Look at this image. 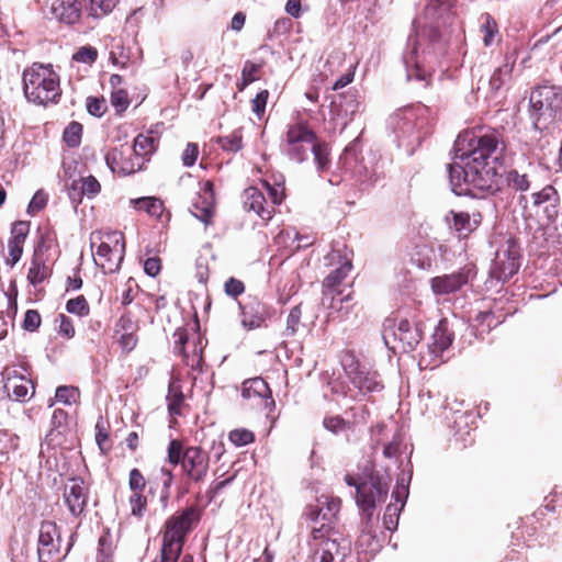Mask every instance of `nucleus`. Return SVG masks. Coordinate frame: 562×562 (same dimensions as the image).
Returning <instances> with one entry per match:
<instances>
[{
  "instance_id": "9",
  "label": "nucleus",
  "mask_w": 562,
  "mask_h": 562,
  "mask_svg": "<svg viewBox=\"0 0 562 562\" xmlns=\"http://www.w3.org/2000/svg\"><path fill=\"white\" fill-rule=\"evenodd\" d=\"M340 363L349 382L360 394L367 395L384 389L380 374L361 363L352 351H345Z\"/></svg>"
},
{
  "instance_id": "64",
  "label": "nucleus",
  "mask_w": 562,
  "mask_h": 562,
  "mask_svg": "<svg viewBox=\"0 0 562 562\" xmlns=\"http://www.w3.org/2000/svg\"><path fill=\"white\" fill-rule=\"evenodd\" d=\"M46 204L47 194L43 190H40L33 195L32 200L30 201L27 206V213L40 212L46 206Z\"/></svg>"
},
{
  "instance_id": "5",
  "label": "nucleus",
  "mask_w": 562,
  "mask_h": 562,
  "mask_svg": "<svg viewBox=\"0 0 562 562\" xmlns=\"http://www.w3.org/2000/svg\"><path fill=\"white\" fill-rule=\"evenodd\" d=\"M424 105L408 106L397 110L389 121L395 134L397 146L413 155L428 133Z\"/></svg>"
},
{
  "instance_id": "57",
  "label": "nucleus",
  "mask_w": 562,
  "mask_h": 562,
  "mask_svg": "<svg viewBox=\"0 0 562 562\" xmlns=\"http://www.w3.org/2000/svg\"><path fill=\"white\" fill-rule=\"evenodd\" d=\"M98 52L92 46L80 47L72 56L77 63L93 64L97 60Z\"/></svg>"
},
{
  "instance_id": "27",
  "label": "nucleus",
  "mask_w": 562,
  "mask_h": 562,
  "mask_svg": "<svg viewBox=\"0 0 562 562\" xmlns=\"http://www.w3.org/2000/svg\"><path fill=\"white\" fill-rule=\"evenodd\" d=\"M453 334L449 329L447 319H441L431 335V342L427 346V350L430 356L438 358L451 346Z\"/></svg>"
},
{
  "instance_id": "52",
  "label": "nucleus",
  "mask_w": 562,
  "mask_h": 562,
  "mask_svg": "<svg viewBox=\"0 0 562 562\" xmlns=\"http://www.w3.org/2000/svg\"><path fill=\"white\" fill-rule=\"evenodd\" d=\"M228 439L236 447H244L251 443L255 440V435L252 431L240 428L234 429L228 434Z\"/></svg>"
},
{
  "instance_id": "36",
  "label": "nucleus",
  "mask_w": 562,
  "mask_h": 562,
  "mask_svg": "<svg viewBox=\"0 0 562 562\" xmlns=\"http://www.w3.org/2000/svg\"><path fill=\"white\" fill-rule=\"evenodd\" d=\"M168 412L171 416L181 414V404L184 401V395L181 390V385L176 381L171 380L168 385Z\"/></svg>"
},
{
  "instance_id": "15",
  "label": "nucleus",
  "mask_w": 562,
  "mask_h": 562,
  "mask_svg": "<svg viewBox=\"0 0 562 562\" xmlns=\"http://www.w3.org/2000/svg\"><path fill=\"white\" fill-rule=\"evenodd\" d=\"M475 276V267L467 265L452 273L431 278L430 288L436 295H449L460 291Z\"/></svg>"
},
{
  "instance_id": "58",
  "label": "nucleus",
  "mask_w": 562,
  "mask_h": 562,
  "mask_svg": "<svg viewBox=\"0 0 562 562\" xmlns=\"http://www.w3.org/2000/svg\"><path fill=\"white\" fill-rule=\"evenodd\" d=\"M146 486V480L142 472L134 468L130 471L128 487L133 493H142Z\"/></svg>"
},
{
  "instance_id": "30",
  "label": "nucleus",
  "mask_w": 562,
  "mask_h": 562,
  "mask_svg": "<svg viewBox=\"0 0 562 562\" xmlns=\"http://www.w3.org/2000/svg\"><path fill=\"white\" fill-rule=\"evenodd\" d=\"M504 178L506 187L519 193H525L531 188V181L527 173H521L517 169H506L505 166L498 169L497 178Z\"/></svg>"
},
{
  "instance_id": "35",
  "label": "nucleus",
  "mask_w": 562,
  "mask_h": 562,
  "mask_svg": "<svg viewBox=\"0 0 562 562\" xmlns=\"http://www.w3.org/2000/svg\"><path fill=\"white\" fill-rule=\"evenodd\" d=\"M503 319L501 316H496L492 311H483L479 312L473 318V326L479 330V333L487 334L493 328L497 327Z\"/></svg>"
},
{
  "instance_id": "16",
  "label": "nucleus",
  "mask_w": 562,
  "mask_h": 562,
  "mask_svg": "<svg viewBox=\"0 0 562 562\" xmlns=\"http://www.w3.org/2000/svg\"><path fill=\"white\" fill-rule=\"evenodd\" d=\"M210 467V456L201 447L191 446L187 448L186 458L181 469L189 481L194 483L203 482Z\"/></svg>"
},
{
  "instance_id": "60",
  "label": "nucleus",
  "mask_w": 562,
  "mask_h": 562,
  "mask_svg": "<svg viewBox=\"0 0 562 562\" xmlns=\"http://www.w3.org/2000/svg\"><path fill=\"white\" fill-rule=\"evenodd\" d=\"M56 322L59 323L58 325V334L63 337H66L67 339H70L75 336V327L72 324V319L65 315L59 314Z\"/></svg>"
},
{
  "instance_id": "56",
  "label": "nucleus",
  "mask_w": 562,
  "mask_h": 562,
  "mask_svg": "<svg viewBox=\"0 0 562 562\" xmlns=\"http://www.w3.org/2000/svg\"><path fill=\"white\" fill-rule=\"evenodd\" d=\"M86 106L88 113L95 117H101L106 111V104L103 98L88 97Z\"/></svg>"
},
{
  "instance_id": "40",
  "label": "nucleus",
  "mask_w": 562,
  "mask_h": 562,
  "mask_svg": "<svg viewBox=\"0 0 562 562\" xmlns=\"http://www.w3.org/2000/svg\"><path fill=\"white\" fill-rule=\"evenodd\" d=\"M241 140L243 136L240 130H235L232 134L227 136L217 137L216 143L225 151L237 153L243 147Z\"/></svg>"
},
{
  "instance_id": "14",
  "label": "nucleus",
  "mask_w": 562,
  "mask_h": 562,
  "mask_svg": "<svg viewBox=\"0 0 562 562\" xmlns=\"http://www.w3.org/2000/svg\"><path fill=\"white\" fill-rule=\"evenodd\" d=\"M339 164L346 173H349L358 182L372 186L378 181L375 171H370L359 159V139H353L339 158Z\"/></svg>"
},
{
  "instance_id": "12",
  "label": "nucleus",
  "mask_w": 562,
  "mask_h": 562,
  "mask_svg": "<svg viewBox=\"0 0 562 562\" xmlns=\"http://www.w3.org/2000/svg\"><path fill=\"white\" fill-rule=\"evenodd\" d=\"M38 562H61L65 555L61 553V532L55 521L41 522L37 539Z\"/></svg>"
},
{
  "instance_id": "51",
  "label": "nucleus",
  "mask_w": 562,
  "mask_h": 562,
  "mask_svg": "<svg viewBox=\"0 0 562 562\" xmlns=\"http://www.w3.org/2000/svg\"><path fill=\"white\" fill-rule=\"evenodd\" d=\"M301 317H302L301 304L295 305L294 307H292L290 310V313L286 318V327H285V331H284L285 336H288V337L294 336L297 333L299 325L301 323Z\"/></svg>"
},
{
  "instance_id": "23",
  "label": "nucleus",
  "mask_w": 562,
  "mask_h": 562,
  "mask_svg": "<svg viewBox=\"0 0 562 562\" xmlns=\"http://www.w3.org/2000/svg\"><path fill=\"white\" fill-rule=\"evenodd\" d=\"M532 204L536 207H539L543 204H546L543 211L547 216V218L550 222H553L557 220L559 215V203H560V195L558 190L551 186L548 184L543 187L541 190L533 192L531 194Z\"/></svg>"
},
{
  "instance_id": "4",
  "label": "nucleus",
  "mask_w": 562,
  "mask_h": 562,
  "mask_svg": "<svg viewBox=\"0 0 562 562\" xmlns=\"http://www.w3.org/2000/svg\"><path fill=\"white\" fill-rule=\"evenodd\" d=\"M22 81L27 101L40 105L59 102L61 97L60 78L52 64L34 63L24 69Z\"/></svg>"
},
{
  "instance_id": "45",
  "label": "nucleus",
  "mask_w": 562,
  "mask_h": 562,
  "mask_svg": "<svg viewBox=\"0 0 562 562\" xmlns=\"http://www.w3.org/2000/svg\"><path fill=\"white\" fill-rule=\"evenodd\" d=\"M66 311L69 314H74L79 317H86L90 313V306L83 295H78L67 301Z\"/></svg>"
},
{
  "instance_id": "19",
  "label": "nucleus",
  "mask_w": 562,
  "mask_h": 562,
  "mask_svg": "<svg viewBox=\"0 0 562 562\" xmlns=\"http://www.w3.org/2000/svg\"><path fill=\"white\" fill-rule=\"evenodd\" d=\"M241 396L247 400H255L257 404L268 409L276 406L268 383L260 376L249 379L243 383Z\"/></svg>"
},
{
  "instance_id": "39",
  "label": "nucleus",
  "mask_w": 562,
  "mask_h": 562,
  "mask_svg": "<svg viewBox=\"0 0 562 562\" xmlns=\"http://www.w3.org/2000/svg\"><path fill=\"white\" fill-rule=\"evenodd\" d=\"M82 125L79 122H70L63 133V139L70 148H76L81 143Z\"/></svg>"
},
{
  "instance_id": "7",
  "label": "nucleus",
  "mask_w": 562,
  "mask_h": 562,
  "mask_svg": "<svg viewBox=\"0 0 562 562\" xmlns=\"http://www.w3.org/2000/svg\"><path fill=\"white\" fill-rule=\"evenodd\" d=\"M194 519H196V509L190 506L167 520L159 559L153 562H178Z\"/></svg>"
},
{
  "instance_id": "47",
  "label": "nucleus",
  "mask_w": 562,
  "mask_h": 562,
  "mask_svg": "<svg viewBox=\"0 0 562 562\" xmlns=\"http://www.w3.org/2000/svg\"><path fill=\"white\" fill-rule=\"evenodd\" d=\"M47 278V267L43 261L37 259H33L32 266L27 272V280L33 285L36 286L41 284Z\"/></svg>"
},
{
  "instance_id": "46",
  "label": "nucleus",
  "mask_w": 562,
  "mask_h": 562,
  "mask_svg": "<svg viewBox=\"0 0 562 562\" xmlns=\"http://www.w3.org/2000/svg\"><path fill=\"white\" fill-rule=\"evenodd\" d=\"M261 68V65L254 64L250 60L245 61L241 70V81L237 82V88L243 91L247 86L257 80V72Z\"/></svg>"
},
{
  "instance_id": "41",
  "label": "nucleus",
  "mask_w": 562,
  "mask_h": 562,
  "mask_svg": "<svg viewBox=\"0 0 562 562\" xmlns=\"http://www.w3.org/2000/svg\"><path fill=\"white\" fill-rule=\"evenodd\" d=\"M341 292H335L333 290L323 289L322 291V305L326 308L340 310L342 303L348 302L351 299L350 293L347 295L337 299L340 296Z\"/></svg>"
},
{
  "instance_id": "3",
  "label": "nucleus",
  "mask_w": 562,
  "mask_h": 562,
  "mask_svg": "<svg viewBox=\"0 0 562 562\" xmlns=\"http://www.w3.org/2000/svg\"><path fill=\"white\" fill-rule=\"evenodd\" d=\"M528 115L531 126L542 135L541 148L549 144L547 135L562 122V86L544 82L532 88Z\"/></svg>"
},
{
  "instance_id": "31",
  "label": "nucleus",
  "mask_w": 562,
  "mask_h": 562,
  "mask_svg": "<svg viewBox=\"0 0 562 562\" xmlns=\"http://www.w3.org/2000/svg\"><path fill=\"white\" fill-rule=\"evenodd\" d=\"M408 483L409 480L406 482L404 476L397 480V485L392 493V497L395 499V503L389 504L384 512L387 516H396V518L400 517L408 497Z\"/></svg>"
},
{
  "instance_id": "44",
  "label": "nucleus",
  "mask_w": 562,
  "mask_h": 562,
  "mask_svg": "<svg viewBox=\"0 0 562 562\" xmlns=\"http://www.w3.org/2000/svg\"><path fill=\"white\" fill-rule=\"evenodd\" d=\"M187 453V448L178 439H172L167 449V460L172 465L182 464Z\"/></svg>"
},
{
  "instance_id": "37",
  "label": "nucleus",
  "mask_w": 562,
  "mask_h": 562,
  "mask_svg": "<svg viewBox=\"0 0 562 562\" xmlns=\"http://www.w3.org/2000/svg\"><path fill=\"white\" fill-rule=\"evenodd\" d=\"M137 210H143L150 216L159 217L162 214V202L153 196L139 198L132 201Z\"/></svg>"
},
{
  "instance_id": "49",
  "label": "nucleus",
  "mask_w": 562,
  "mask_h": 562,
  "mask_svg": "<svg viewBox=\"0 0 562 562\" xmlns=\"http://www.w3.org/2000/svg\"><path fill=\"white\" fill-rule=\"evenodd\" d=\"M317 503H321V506L324 508L323 520L327 521L326 524L330 526V519L334 518L340 509V499L322 497L317 499Z\"/></svg>"
},
{
  "instance_id": "26",
  "label": "nucleus",
  "mask_w": 562,
  "mask_h": 562,
  "mask_svg": "<svg viewBox=\"0 0 562 562\" xmlns=\"http://www.w3.org/2000/svg\"><path fill=\"white\" fill-rule=\"evenodd\" d=\"M50 12L59 22L75 24L81 15V3L78 0H55Z\"/></svg>"
},
{
  "instance_id": "34",
  "label": "nucleus",
  "mask_w": 562,
  "mask_h": 562,
  "mask_svg": "<svg viewBox=\"0 0 562 562\" xmlns=\"http://www.w3.org/2000/svg\"><path fill=\"white\" fill-rule=\"evenodd\" d=\"M158 143L159 139L153 134V132L139 134L134 139L133 150L138 156H146L153 154L157 149Z\"/></svg>"
},
{
  "instance_id": "24",
  "label": "nucleus",
  "mask_w": 562,
  "mask_h": 562,
  "mask_svg": "<svg viewBox=\"0 0 562 562\" xmlns=\"http://www.w3.org/2000/svg\"><path fill=\"white\" fill-rule=\"evenodd\" d=\"M516 58L513 54H506L501 66L495 68L488 80L490 97L496 98L503 88L510 81Z\"/></svg>"
},
{
  "instance_id": "11",
  "label": "nucleus",
  "mask_w": 562,
  "mask_h": 562,
  "mask_svg": "<svg viewBox=\"0 0 562 562\" xmlns=\"http://www.w3.org/2000/svg\"><path fill=\"white\" fill-rule=\"evenodd\" d=\"M125 241L121 232L114 231L105 234V240L99 245L94 262L104 273L116 272L124 258Z\"/></svg>"
},
{
  "instance_id": "22",
  "label": "nucleus",
  "mask_w": 562,
  "mask_h": 562,
  "mask_svg": "<svg viewBox=\"0 0 562 562\" xmlns=\"http://www.w3.org/2000/svg\"><path fill=\"white\" fill-rule=\"evenodd\" d=\"M244 207L255 212L265 223L272 218L273 205L267 203L263 193L256 187H249L244 191Z\"/></svg>"
},
{
  "instance_id": "8",
  "label": "nucleus",
  "mask_w": 562,
  "mask_h": 562,
  "mask_svg": "<svg viewBox=\"0 0 562 562\" xmlns=\"http://www.w3.org/2000/svg\"><path fill=\"white\" fill-rule=\"evenodd\" d=\"M382 337L385 346L394 352L397 350L413 351L423 339L422 323L407 318H386L383 324Z\"/></svg>"
},
{
  "instance_id": "20",
  "label": "nucleus",
  "mask_w": 562,
  "mask_h": 562,
  "mask_svg": "<svg viewBox=\"0 0 562 562\" xmlns=\"http://www.w3.org/2000/svg\"><path fill=\"white\" fill-rule=\"evenodd\" d=\"M408 49L403 55V63L406 70V78L408 81L415 79L424 81L425 86L428 85L427 78L430 76L428 70L422 66L420 56L418 55L416 38L408 37Z\"/></svg>"
},
{
  "instance_id": "1",
  "label": "nucleus",
  "mask_w": 562,
  "mask_h": 562,
  "mask_svg": "<svg viewBox=\"0 0 562 562\" xmlns=\"http://www.w3.org/2000/svg\"><path fill=\"white\" fill-rule=\"evenodd\" d=\"M453 150V162L448 166L453 193L476 196L499 190L497 176L506 150L502 131L490 126L465 130L458 135Z\"/></svg>"
},
{
  "instance_id": "17",
  "label": "nucleus",
  "mask_w": 562,
  "mask_h": 562,
  "mask_svg": "<svg viewBox=\"0 0 562 562\" xmlns=\"http://www.w3.org/2000/svg\"><path fill=\"white\" fill-rule=\"evenodd\" d=\"M88 499L89 486L83 479L80 476L70 477L64 488V501L71 516L80 517L83 515Z\"/></svg>"
},
{
  "instance_id": "43",
  "label": "nucleus",
  "mask_w": 562,
  "mask_h": 562,
  "mask_svg": "<svg viewBox=\"0 0 562 562\" xmlns=\"http://www.w3.org/2000/svg\"><path fill=\"white\" fill-rule=\"evenodd\" d=\"M482 19L483 22L480 30L483 33V44L488 47L492 45L494 36L498 33L497 23L488 13L483 14Z\"/></svg>"
},
{
  "instance_id": "59",
  "label": "nucleus",
  "mask_w": 562,
  "mask_h": 562,
  "mask_svg": "<svg viewBox=\"0 0 562 562\" xmlns=\"http://www.w3.org/2000/svg\"><path fill=\"white\" fill-rule=\"evenodd\" d=\"M78 390L74 386L60 385L56 389L55 398L64 404L70 405L75 402Z\"/></svg>"
},
{
  "instance_id": "38",
  "label": "nucleus",
  "mask_w": 562,
  "mask_h": 562,
  "mask_svg": "<svg viewBox=\"0 0 562 562\" xmlns=\"http://www.w3.org/2000/svg\"><path fill=\"white\" fill-rule=\"evenodd\" d=\"M113 541L109 530L104 531L98 541L97 562H113Z\"/></svg>"
},
{
  "instance_id": "61",
  "label": "nucleus",
  "mask_w": 562,
  "mask_h": 562,
  "mask_svg": "<svg viewBox=\"0 0 562 562\" xmlns=\"http://www.w3.org/2000/svg\"><path fill=\"white\" fill-rule=\"evenodd\" d=\"M41 314L36 310H27L22 326L27 331H35L41 326Z\"/></svg>"
},
{
  "instance_id": "18",
  "label": "nucleus",
  "mask_w": 562,
  "mask_h": 562,
  "mask_svg": "<svg viewBox=\"0 0 562 562\" xmlns=\"http://www.w3.org/2000/svg\"><path fill=\"white\" fill-rule=\"evenodd\" d=\"M214 209V184L212 181L206 180L201 184L200 192L198 193V196L193 200L190 207V212L195 218H198L205 225H209L212 223Z\"/></svg>"
},
{
  "instance_id": "62",
  "label": "nucleus",
  "mask_w": 562,
  "mask_h": 562,
  "mask_svg": "<svg viewBox=\"0 0 562 562\" xmlns=\"http://www.w3.org/2000/svg\"><path fill=\"white\" fill-rule=\"evenodd\" d=\"M268 97V90H261L251 101V110L258 117H261L265 113Z\"/></svg>"
},
{
  "instance_id": "2",
  "label": "nucleus",
  "mask_w": 562,
  "mask_h": 562,
  "mask_svg": "<svg viewBox=\"0 0 562 562\" xmlns=\"http://www.w3.org/2000/svg\"><path fill=\"white\" fill-rule=\"evenodd\" d=\"M345 482L348 486L356 488V503L361 512L360 546L376 550L382 546L385 537L383 532H381L382 538L376 532L378 519H374V510L379 503L385 501L391 479L387 474L373 472L361 480L347 474Z\"/></svg>"
},
{
  "instance_id": "25",
  "label": "nucleus",
  "mask_w": 562,
  "mask_h": 562,
  "mask_svg": "<svg viewBox=\"0 0 562 562\" xmlns=\"http://www.w3.org/2000/svg\"><path fill=\"white\" fill-rule=\"evenodd\" d=\"M270 317L269 307L260 302H254L241 306V324L247 329L261 327Z\"/></svg>"
},
{
  "instance_id": "48",
  "label": "nucleus",
  "mask_w": 562,
  "mask_h": 562,
  "mask_svg": "<svg viewBox=\"0 0 562 562\" xmlns=\"http://www.w3.org/2000/svg\"><path fill=\"white\" fill-rule=\"evenodd\" d=\"M312 154L314 155V161L317 170L319 172L325 171L329 166L327 144L318 140L315 144V149L312 150Z\"/></svg>"
},
{
  "instance_id": "55",
  "label": "nucleus",
  "mask_w": 562,
  "mask_h": 562,
  "mask_svg": "<svg viewBox=\"0 0 562 562\" xmlns=\"http://www.w3.org/2000/svg\"><path fill=\"white\" fill-rule=\"evenodd\" d=\"M68 198L71 201L75 209L81 203L82 198L86 196L85 189L81 186V181L74 180L70 184H66Z\"/></svg>"
},
{
  "instance_id": "6",
  "label": "nucleus",
  "mask_w": 562,
  "mask_h": 562,
  "mask_svg": "<svg viewBox=\"0 0 562 562\" xmlns=\"http://www.w3.org/2000/svg\"><path fill=\"white\" fill-rule=\"evenodd\" d=\"M311 562H344L350 553V540L338 529L327 524L313 527Z\"/></svg>"
},
{
  "instance_id": "54",
  "label": "nucleus",
  "mask_w": 562,
  "mask_h": 562,
  "mask_svg": "<svg viewBox=\"0 0 562 562\" xmlns=\"http://www.w3.org/2000/svg\"><path fill=\"white\" fill-rule=\"evenodd\" d=\"M128 503L131 506V514L134 517L142 518L147 506L146 497L142 493H133L128 498Z\"/></svg>"
},
{
  "instance_id": "50",
  "label": "nucleus",
  "mask_w": 562,
  "mask_h": 562,
  "mask_svg": "<svg viewBox=\"0 0 562 562\" xmlns=\"http://www.w3.org/2000/svg\"><path fill=\"white\" fill-rule=\"evenodd\" d=\"M323 426L328 431L338 435L350 429V423L340 416H327L323 420Z\"/></svg>"
},
{
  "instance_id": "32",
  "label": "nucleus",
  "mask_w": 562,
  "mask_h": 562,
  "mask_svg": "<svg viewBox=\"0 0 562 562\" xmlns=\"http://www.w3.org/2000/svg\"><path fill=\"white\" fill-rule=\"evenodd\" d=\"M412 262L422 270H431L437 262L435 249L428 245L417 246L412 256Z\"/></svg>"
},
{
  "instance_id": "28",
  "label": "nucleus",
  "mask_w": 562,
  "mask_h": 562,
  "mask_svg": "<svg viewBox=\"0 0 562 562\" xmlns=\"http://www.w3.org/2000/svg\"><path fill=\"white\" fill-rule=\"evenodd\" d=\"M361 101L359 92L350 89L346 93L339 94L338 101L335 103L337 115L345 120L344 125L350 122L353 115L359 111Z\"/></svg>"
},
{
  "instance_id": "33",
  "label": "nucleus",
  "mask_w": 562,
  "mask_h": 562,
  "mask_svg": "<svg viewBox=\"0 0 562 562\" xmlns=\"http://www.w3.org/2000/svg\"><path fill=\"white\" fill-rule=\"evenodd\" d=\"M352 268L351 261L346 259L338 268L333 270L323 281V289L340 292L338 286Z\"/></svg>"
},
{
  "instance_id": "21",
  "label": "nucleus",
  "mask_w": 562,
  "mask_h": 562,
  "mask_svg": "<svg viewBox=\"0 0 562 562\" xmlns=\"http://www.w3.org/2000/svg\"><path fill=\"white\" fill-rule=\"evenodd\" d=\"M446 220L450 228L454 229L460 238H465L481 225L482 215L480 212L470 214L468 212L450 211Z\"/></svg>"
},
{
  "instance_id": "29",
  "label": "nucleus",
  "mask_w": 562,
  "mask_h": 562,
  "mask_svg": "<svg viewBox=\"0 0 562 562\" xmlns=\"http://www.w3.org/2000/svg\"><path fill=\"white\" fill-rule=\"evenodd\" d=\"M2 374L5 379L4 389L9 396H13L15 401H25L29 395L27 383L16 384V381H25V376L14 368H7Z\"/></svg>"
},
{
  "instance_id": "63",
  "label": "nucleus",
  "mask_w": 562,
  "mask_h": 562,
  "mask_svg": "<svg viewBox=\"0 0 562 562\" xmlns=\"http://www.w3.org/2000/svg\"><path fill=\"white\" fill-rule=\"evenodd\" d=\"M80 181H81L82 188L85 189L83 191L86 193V196H88V198L95 196L101 190V186H100L99 181L93 176H89L87 178H80Z\"/></svg>"
},
{
  "instance_id": "53",
  "label": "nucleus",
  "mask_w": 562,
  "mask_h": 562,
  "mask_svg": "<svg viewBox=\"0 0 562 562\" xmlns=\"http://www.w3.org/2000/svg\"><path fill=\"white\" fill-rule=\"evenodd\" d=\"M111 103L117 114H122L130 105L128 93L124 89H115L111 93Z\"/></svg>"
},
{
  "instance_id": "10",
  "label": "nucleus",
  "mask_w": 562,
  "mask_h": 562,
  "mask_svg": "<svg viewBox=\"0 0 562 562\" xmlns=\"http://www.w3.org/2000/svg\"><path fill=\"white\" fill-rule=\"evenodd\" d=\"M317 142V135L306 124H292L288 126L281 151L290 160L301 164L308 158Z\"/></svg>"
},
{
  "instance_id": "42",
  "label": "nucleus",
  "mask_w": 562,
  "mask_h": 562,
  "mask_svg": "<svg viewBox=\"0 0 562 562\" xmlns=\"http://www.w3.org/2000/svg\"><path fill=\"white\" fill-rule=\"evenodd\" d=\"M117 2L119 0H90L88 14L99 19L112 12Z\"/></svg>"
},
{
  "instance_id": "13",
  "label": "nucleus",
  "mask_w": 562,
  "mask_h": 562,
  "mask_svg": "<svg viewBox=\"0 0 562 562\" xmlns=\"http://www.w3.org/2000/svg\"><path fill=\"white\" fill-rule=\"evenodd\" d=\"M520 251L515 241L509 239L505 247L499 248L490 268V277L497 282L505 283L520 267Z\"/></svg>"
}]
</instances>
